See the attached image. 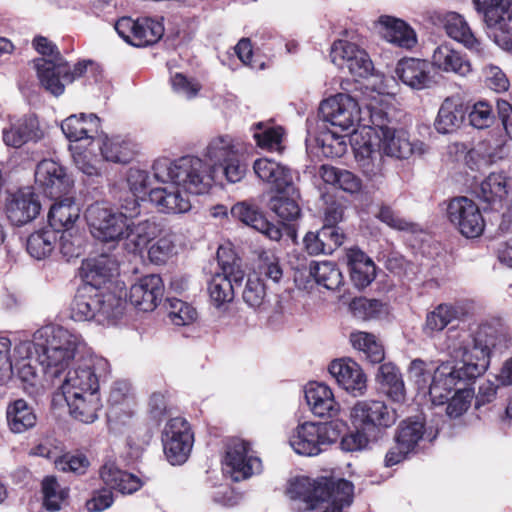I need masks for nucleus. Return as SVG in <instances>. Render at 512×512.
Wrapping results in <instances>:
<instances>
[{
    "label": "nucleus",
    "mask_w": 512,
    "mask_h": 512,
    "mask_svg": "<svg viewBox=\"0 0 512 512\" xmlns=\"http://www.w3.org/2000/svg\"><path fill=\"white\" fill-rule=\"evenodd\" d=\"M437 434V430H434L432 427H426L423 419L416 416L403 420L399 424L394 440L399 441L404 448L414 453L422 442L433 441Z\"/></svg>",
    "instance_id": "b1692460"
},
{
    "label": "nucleus",
    "mask_w": 512,
    "mask_h": 512,
    "mask_svg": "<svg viewBox=\"0 0 512 512\" xmlns=\"http://www.w3.org/2000/svg\"><path fill=\"white\" fill-rule=\"evenodd\" d=\"M468 124L472 128H490L495 121L492 105L487 101H478L468 107Z\"/></svg>",
    "instance_id": "6e6d98bb"
},
{
    "label": "nucleus",
    "mask_w": 512,
    "mask_h": 512,
    "mask_svg": "<svg viewBox=\"0 0 512 512\" xmlns=\"http://www.w3.org/2000/svg\"><path fill=\"white\" fill-rule=\"evenodd\" d=\"M63 65H65V70H67V73H65L66 83H72L74 80L84 76L87 72L91 74L95 82H98L102 79L101 67L92 60L79 61L74 65L72 70L69 63L65 59H63Z\"/></svg>",
    "instance_id": "052dcab7"
},
{
    "label": "nucleus",
    "mask_w": 512,
    "mask_h": 512,
    "mask_svg": "<svg viewBox=\"0 0 512 512\" xmlns=\"http://www.w3.org/2000/svg\"><path fill=\"white\" fill-rule=\"evenodd\" d=\"M126 301L110 290L79 286L70 305V317L76 322L100 326L118 325L124 318Z\"/></svg>",
    "instance_id": "6e6552de"
},
{
    "label": "nucleus",
    "mask_w": 512,
    "mask_h": 512,
    "mask_svg": "<svg viewBox=\"0 0 512 512\" xmlns=\"http://www.w3.org/2000/svg\"><path fill=\"white\" fill-rule=\"evenodd\" d=\"M100 476L105 485L122 494H132L142 487V481L137 476L120 470L115 464L107 463L100 470Z\"/></svg>",
    "instance_id": "c9c22d12"
},
{
    "label": "nucleus",
    "mask_w": 512,
    "mask_h": 512,
    "mask_svg": "<svg viewBox=\"0 0 512 512\" xmlns=\"http://www.w3.org/2000/svg\"><path fill=\"white\" fill-rule=\"evenodd\" d=\"M458 316L457 309L450 304H440L427 313L424 333L432 336L436 332L444 330Z\"/></svg>",
    "instance_id": "09e8293b"
},
{
    "label": "nucleus",
    "mask_w": 512,
    "mask_h": 512,
    "mask_svg": "<svg viewBox=\"0 0 512 512\" xmlns=\"http://www.w3.org/2000/svg\"><path fill=\"white\" fill-rule=\"evenodd\" d=\"M253 170L259 179L273 185L275 190L285 188L293 183L290 169L266 157L256 159L253 163Z\"/></svg>",
    "instance_id": "2f4dec72"
},
{
    "label": "nucleus",
    "mask_w": 512,
    "mask_h": 512,
    "mask_svg": "<svg viewBox=\"0 0 512 512\" xmlns=\"http://www.w3.org/2000/svg\"><path fill=\"white\" fill-rule=\"evenodd\" d=\"M346 424L344 421L326 423L303 422L298 424L288 436L292 450L302 456H316L341 436Z\"/></svg>",
    "instance_id": "9d476101"
},
{
    "label": "nucleus",
    "mask_w": 512,
    "mask_h": 512,
    "mask_svg": "<svg viewBox=\"0 0 512 512\" xmlns=\"http://www.w3.org/2000/svg\"><path fill=\"white\" fill-rule=\"evenodd\" d=\"M299 192L294 184L276 189V194L269 201V208L283 221L296 220L301 213L298 204Z\"/></svg>",
    "instance_id": "72a5a7b5"
},
{
    "label": "nucleus",
    "mask_w": 512,
    "mask_h": 512,
    "mask_svg": "<svg viewBox=\"0 0 512 512\" xmlns=\"http://www.w3.org/2000/svg\"><path fill=\"white\" fill-rule=\"evenodd\" d=\"M127 184L129 190L135 198L144 199L152 186V178L149 173L139 168H130L127 174Z\"/></svg>",
    "instance_id": "bf43d9fd"
},
{
    "label": "nucleus",
    "mask_w": 512,
    "mask_h": 512,
    "mask_svg": "<svg viewBox=\"0 0 512 512\" xmlns=\"http://www.w3.org/2000/svg\"><path fill=\"white\" fill-rule=\"evenodd\" d=\"M477 197L488 203L491 208L501 207L508 195V177L504 173H490L476 191Z\"/></svg>",
    "instance_id": "4c0bfd02"
},
{
    "label": "nucleus",
    "mask_w": 512,
    "mask_h": 512,
    "mask_svg": "<svg viewBox=\"0 0 512 512\" xmlns=\"http://www.w3.org/2000/svg\"><path fill=\"white\" fill-rule=\"evenodd\" d=\"M350 277L354 285L359 288L367 287L376 276L375 264L363 251L351 248L347 252Z\"/></svg>",
    "instance_id": "f704fd0d"
},
{
    "label": "nucleus",
    "mask_w": 512,
    "mask_h": 512,
    "mask_svg": "<svg viewBox=\"0 0 512 512\" xmlns=\"http://www.w3.org/2000/svg\"><path fill=\"white\" fill-rule=\"evenodd\" d=\"M58 232L52 228H43L29 235L26 242L31 257L42 260L49 257L55 249Z\"/></svg>",
    "instance_id": "49530a36"
},
{
    "label": "nucleus",
    "mask_w": 512,
    "mask_h": 512,
    "mask_svg": "<svg viewBox=\"0 0 512 512\" xmlns=\"http://www.w3.org/2000/svg\"><path fill=\"white\" fill-rule=\"evenodd\" d=\"M61 254L69 261L83 252V237L76 229H67L58 236Z\"/></svg>",
    "instance_id": "13d9d810"
},
{
    "label": "nucleus",
    "mask_w": 512,
    "mask_h": 512,
    "mask_svg": "<svg viewBox=\"0 0 512 512\" xmlns=\"http://www.w3.org/2000/svg\"><path fill=\"white\" fill-rule=\"evenodd\" d=\"M467 113L468 106L461 99L447 97L438 110L435 128H461L466 124Z\"/></svg>",
    "instance_id": "ea45409f"
},
{
    "label": "nucleus",
    "mask_w": 512,
    "mask_h": 512,
    "mask_svg": "<svg viewBox=\"0 0 512 512\" xmlns=\"http://www.w3.org/2000/svg\"><path fill=\"white\" fill-rule=\"evenodd\" d=\"M473 4L489 28L503 29L512 23V0H473Z\"/></svg>",
    "instance_id": "c756f323"
},
{
    "label": "nucleus",
    "mask_w": 512,
    "mask_h": 512,
    "mask_svg": "<svg viewBox=\"0 0 512 512\" xmlns=\"http://www.w3.org/2000/svg\"><path fill=\"white\" fill-rule=\"evenodd\" d=\"M122 208L128 213V228L125 232V247L131 253L142 252L147 245L162 232V226L155 218L145 219L134 223L132 218L139 214V203L132 199Z\"/></svg>",
    "instance_id": "f3484780"
},
{
    "label": "nucleus",
    "mask_w": 512,
    "mask_h": 512,
    "mask_svg": "<svg viewBox=\"0 0 512 512\" xmlns=\"http://www.w3.org/2000/svg\"><path fill=\"white\" fill-rule=\"evenodd\" d=\"M44 137L43 130H3L5 145L20 148L28 143H37Z\"/></svg>",
    "instance_id": "e2e57ef3"
},
{
    "label": "nucleus",
    "mask_w": 512,
    "mask_h": 512,
    "mask_svg": "<svg viewBox=\"0 0 512 512\" xmlns=\"http://www.w3.org/2000/svg\"><path fill=\"white\" fill-rule=\"evenodd\" d=\"M383 393L394 402L405 399V385L399 369L393 363L382 364L376 376Z\"/></svg>",
    "instance_id": "58836bf2"
},
{
    "label": "nucleus",
    "mask_w": 512,
    "mask_h": 512,
    "mask_svg": "<svg viewBox=\"0 0 512 512\" xmlns=\"http://www.w3.org/2000/svg\"><path fill=\"white\" fill-rule=\"evenodd\" d=\"M117 273L116 264L105 256L83 262L81 286H91L98 290H110L112 277Z\"/></svg>",
    "instance_id": "bb28decb"
},
{
    "label": "nucleus",
    "mask_w": 512,
    "mask_h": 512,
    "mask_svg": "<svg viewBox=\"0 0 512 512\" xmlns=\"http://www.w3.org/2000/svg\"><path fill=\"white\" fill-rule=\"evenodd\" d=\"M37 76L41 85L52 95L58 97L65 91V65L62 62L47 61L45 58L37 59L35 63Z\"/></svg>",
    "instance_id": "7c9ffc66"
},
{
    "label": "nucleus",
    "mask_w": 512,
    "mask_h": 512,
    "mask_svg": "<svg viewBox=\"0 0 512 512\" xmlns=\"http://www.w3.org/2000/svg\"><path fill=\"white\" fill-rule=\"evenodd\" d=\"M377 24L381 36L393 45L412 49L417 44L416 32L404 20L390 15H381Z\"/></svg>",
    "instance_id": "393cba45"
},
{
    "label": "nucleus",
    "mask_w": 512,
    "mask_h": 512,
    "mask_svg": "<svg viewBox=\"0 0 512 512\" xmlns=\"http://www.w3.org/2000/svg\"><path fill=\"white\" fill-rule=\"evenodd\" d=\"M347 136L334 130H308L307 142L314 141L316 147L326 157H341L347 150Z\"/></svg>",
    "instance_id": "a19ab883"
},
{
    "label": "nucleus",
    "mask_w": 512,
    "mask_h": 512,
    "mask_svg": "<svg viewBox=\"0 0 512 512\" xmlns=\"http://www.w3.org/2000/svg\"><path fill=\"white\" fill-rule=\"evenodd\" d=\"M443 25L449 37L471 50H479L480 42L471 31L463 16L456 12H449L444 16Z\"/></svg>",
    "instance_id": "79ce46f5"
},
{
    "label": "nucleus",
    "mask_w": 512,
    "mask_h": 512,
    "mask_svg": "<svg viewBox=\"0 0 512 512\" xmlns=\"http://www.w3.org/2000/svg\"><path fill=\"white\" fill-rule=\"evenodd\" d=\"M169 316L175 325H188L192 323L197 312L190 304L176 298L169 299Z\"/></svg>",
    "instance_id": "0e129e2a"
},
{
    "label": "nucleus",
    "mask_w": 512,
    "mask_h": 512,
    "mask_svg": "<svg viewBox=\"0 0 512 512\" xmlns=\"http://www.w3.org/2000/svg\"><path fill=\"white\" fill-rule=\"evenodd\" d=\"M231 214L234 218L262 233L270 240L279 241L282 237V229L279 224L268 221L255 207L245 202L235 204L231 208Z\"/></svg>",
    "instance_id": "cd10ccee"
},
{
    "label": "nucleus",
    "mask_w": 512,
    "mask_h": 512,
    "mask_svg": "<svg viewBox=\"0 0 512 512\" xmlns=\"http://www.w3.org/2000/svg\"><path fill=\"white\" fill-rule=\"evenodd\" d=\"M395 74L405 85L423 89L431 81L430 63L424 59L403 57L396 64Z\"/></svg>",
    "instance_id": "c85d7f7f"
},
{
    "label": "nucleus",
    "mask_w": 512,
    "mask_h": 512,
    "mask_svg": "<svg viewBox=\"0 0 512 512\" xmlns=\"http://www.w3.org/2000/svg\"><path fill=\"white\" fill-rule=\"evenodd\" d=\"M432 61L435 66L446 72L465 76L471 71L470 62L446 44L440 45L434 50Z\"/></svg>",
    "instance_id": "37998d69"
},
{
    "label": "nucleus",
    "mask_w": 512,
    "mask_h": 512,
    "mask_svg": "<svg viewBox=\"0 0 512 512\" xmlns=\"http://www.w3.org/2000/svg\"><path fill=\"white\" fill-rule=\"evenodd\" d=\"M170 84L174 93L182 95L188 100L196 98L202 89V85L198 80L188 78L180 72L171 76Z\"/></svg>",
    "instance_id": "680f3d73"
},
{
    "label": "nucleus",
    "mask_w": 512,
    "mask_h": 512,
    "mask_svg": "<svg viewBox=\"0 0 512 512\" xmlns=\"http://www.w3.org/2000/svg\"><path fill=\"white\" fill-rule=\"evenodd\" d=\"M6 420L9 429L13 433H24L36 425L37 416L33 406L26 400L19 398L8 403Z\"/></svg>",
    "instance_id": "473e14b6"
},
{
    "label": "nucleus",
    "mask_w": 512,
    "mask_h": 512,
    "mask_svg": "<svg viewBox=\"0 0 512 512\" xmlns=\"http://www.w3.org/2000/svg\"><path fill=\"white\" fill-rule=\"evenodd\" d=\"M398 418L397 410L382 400H357L349 412L353 430L341 438L340 448L345 452L370 449L385 437Z\"/></svg>",
    "instance_id": "0eeeda50"
},
{
    "label": "nucleus",
    "mask_w": 512,
    "mask_h": 512,
    "mask_svg": "<svg viewBox=\"0 0 512 512\" xmlns=\"http://www.w3.org/2000/svg\"><path fill=\"white\" fill-rule=\"evenodd\" d=\"M352 347L361 352L363 357L372 364L380 363L385 357L384 347L372 333L354 331L350 334Z\"/></svg>",
    "instance_id": "a18cd8bd"
},
{
    "label": "nucleus",
    "mask_w": 512,
    "mask_h": 512,
    "mask_svg": "<svg viewBox=\"0 0 512 512\" xmlns=\"http://www.w3.org/2000/svg\"><path fill=\"white\" fill-rule=\"evenodd\" d=\"M152 171L159 185L150 189L148 200L162 214L187 213L192 207L190 195L206 194L214 184L212 168L198 157L158 158Z\"/></svg>",
    "instance_id": "7ed1b4c3"
},
{
    "label": "nucleus",
    "mask_w": 512,
    "mask_h": 512,
    "mask_svg": "<svg viewBox=\"0 0 512 512\" xmlns=\"http://www.w3.org/2000/svg\"><path fill=\"white\" fill-rule=\"evenodd\" d=\"M446 217L450 224L466 238H477L485 229V220L479 206L466 196H457L449 200Z\"/></svg>",
    "instance_id": "2eb2a0df"
},
{
    "label": "nucleus",
    "mask_w": 512,
    "mask_h": 512,
    "mask_svg": "<svg viewBox=\"0 0 512 512\" xmlns=\"http://www.w3.org/2000/svg\"><path fill=\"white\" fill-rule=\"evenodd\" d=\"M259 272L275 283H278L283 276V270L279 264L278 258L270 252L261 254Z\"/></svg>",
    "instance_id": "774afa93"
},
{
    "label": "nucleus",
    "mask_w": 512,
    "mask_h": 512,
    "mask_svg": "<svg viewBox=\"0 0 512 512\" xmlns=\"http://www.w3.org/2000/svg\"><path fill=\"white\" fill-rule=\"evenodd\" d=\"M110 374L106 358L96 354L82 338V345L75 351L69 366L58 377L60 390L70 414L83 423H93L102 408L100 383Z\"/></svg>",
    "instance_id": "20e7f679"
},
{
    "label": "nucleus",
    "mask_w": 512,
    "mask_h": 512,
    "mask_svg": "<svg viewBox=\"0 0 512 512\" xmlns=\"http://www.w3.org/2000/svg\"><path fill=\"white\" fill-rule=\"evenodd\" d=\"M221 272L215 273L208 282V295L210 304L220 313L228 310L235 297L234 286L238 285L245 276L239 259L233 257L232 261H225L221 256V249L217 253Z\"/></svg>",
    "instance_id": "f8f14e48"
},
{
    "label": "nucleus",
    "mask_w": 512,
    "mask_h": 512,
    "mask_svg": "<svg viewBox=\"0 0 512 512\" xmlns=\"http://www.w3.org/2000/svg\"><path fill=\"white\" fill-rule=\"evenodd\" d=\"M118 35L128 44L135 47L136 42L140 41L138 32L140 29V18L133 19L129 16L119 18L114 26Z\"/></svg>",
    "instance_id": "69168bd1"
},
{
    "label": "nucleus",
    "mask_w": 512,
    "mask_h": 512,
    "mask_svg": "<svg viewBox=\"0 0 512 512\" xmlns=\"http://www.w3.org/2000/svg\"><path fill=\"white\" fill-rule=\"evenodd\" d=\"M35 182L50 197L68 193L73 185V181L64 167L51 159H44L38 163L35 170Z\"/></svg>",
    "instance_id": "412c9836"
},
{
    "label": "nucleus",
    "mask_w": 512,
    "mask_h": 512,
    "mask_svg": "<svg viewBox=\"0 0 512 512\" xmlns=\"http://www.w3.org/2000/svg\"><path fill=\"white\" fill-rule=\"evenodd\" d=\"M140 29L138 32L140 41L136 42L135 47H147L156 44L164 35V25L162 21L150 18H140Z\"/></svg>",
    "instance_id": "864d4df0"
},
{
    "label": "nucleus",
    "mask_w": 512,
    "mask_h": 512,
    "mask_svg": "<svg viewBox=\"0 0 512 512\" xmlns=\"http://www.w3.org/2000/svg\"><path fill=\"white\" fill-rule=\"evenodd\" d=\"M509 341L508 328L500 318L485 319L468 329L451 327L446 332L445 349L455 363L442 362L431 375L426 363L415 359L408 376L420 392L429 395L432 404L443 405L457 384L482 376L490 366L492 351L507 348Z\"/></svg>",
    "instance_id": "f257e3e1"
},
{
    "label": "nucleus",
    "mask_w": 512,
    "mask_h": 512,
    "mask_svg": "<svg viewBox=\"0 0 512 512\" xmlns=\"http://www.w3.org/2000/svg\"><path fill=\"white\" fill-rule=\"evenodd\" d=\"M86 220L92 235L103 242H115L124 238L128 228V213L94 203L86 210Z\"/></svg>",
    "instance_id": "ddd939ff"
},
{
    "label": "nucleus",
    "mask_w": 512,
    "mask_h": 512,
    "mask_svg": "<svg viewBox=\"0 0 512 512\" xmlns=\"http://www.w3.org/2000/svg\"><path fill=\"white\" fill-rule=\"evenodd\" d=\"M69 141L75 166L87 176L100 175L96 152L114 163H129L135 154V145L119 135L108 136L103 130H62Z\"/></svg>",
    "instance_id": "423d86ee"
},
{
    "label": "nucleus",
    "mask_w": 512,
    "mask_h": 512,
    "mask_svg": "<svg viewBox=\"0 0 512 512\" xmlns=\"http://www.w3.org/2000/svg\"><path fill=\"white\" fill-rule=\"evenodd\" d=\"M161 438L164 454L170 464L181 465L187 461L194 444V434L186 419H169L163 428Z\"/></svg>",
    "instance_id": "4468645a"
},
{
    "label": "nucleus",
    "mask_w": 512,
    "mask_h": 512,
    "mask_svg": "<svg viewBox=\"0 0 512 512\" xmlns=\"http://www.w3.org/2000/svg\"><path fill=\"white\" fill-rule=\"evenodd\" d=\"M257 146L267 152L283 153L286 148L285 130H259L254 134Z\"/></svg>",
    "instance_id": "5fc2aeb1"
},
{
    "label": "nucleus",
    "mask_w": 512,
    "mask_h": 512,
    "mask_svg": "<svg viewBox=\"0 0 512 512\" xmlns=\"http://www.w3.org/2000/svg\"><path fill=\"white\" fill-rule=\"evenodd\" d=\"M317 118L338 128H390L387 112L367 105L361 108L356 99L336 94L321 101Z\"/></svg>",
    "instance_id": "1a4fd4ad"
},
{
    "label": "nucleus",
    "mask_w": 512,
    "mask_h": 512,
    "mask_svg": "<svg viewBox=\"0 0 512 512\" xmlns=\"http://www.w3.org/2000/svg\"><path fill=\"white\" fill-rule=\"evenodd\" d=\"M41 203L32 188L25 187L9 193L5 199V212L15 226H24L37 218Z\"/></svg>",
    "instance_id": "aec40b11"
},
{
    "label": "nucleus",
    "mask_w": 512,
    "mask_h": 512,
    "mask_svg": "<svg viewBox=\"0 0 512 512\" xmlns=\"http://www.w3.org/2000/svg\"><path fill=\"white\" fill-rule=\"evenodd\" d=\"M309 272L317 284L322 285L328 290L337 289L343 281L340 270L330 261L312 262Z\"/></svg>",
    "instance_id": "8fccbe9b"
},
{
    "label": "nucleus",
    "mask_w": 512,
    "mask_h": 512,
    "mask_svg": "<svg viewBox=\"0 0 512 512\" xmlns=\"http://www.w3.org/2000/svg\"><path fill=\"white\" fill-rule=\"evenodd\" d=\"M266 287L257 274H250L242 291V299L250 308L261 309L266 303Z\"/></svg>",
    "instance_id": "603ef678"
},
{
    "label": "nucleus",
    "mask_w": 512,
    "mask_h": 512,
    "mask_svg": "<svg viewBox=\"0 0 512 512\" xmlns=\"http://www.w3.org/2000/svg\"><path fill=\"white\" fill-rule=\"evenodd\" d=\"M244 153L243 144L228 136L216 138L210 142L207 147L206 155L214 162V165H208L212 168V175L216 166L219 165L222 173L229 183H238L246 175L247 166L242 160Z\"/></svg>",
    "instance_id": "9b49d317"
},
{
    "label": "nucleus",
    "mask_w": 512,
    "mask_h": 512,
    "mask_svg": "<svg viewBox=\"0 0 512 512\" xmlns=\"http://www.w3.org/2000/svg\"><path fill=\"white\" fill-rule=\"evenodd\" d=\"M175 254L174 236L170 233L161 236L148 250V257L155 264H164Z\"/></svg>",
    "instance_id": "4d7b16f0"
},
{
    "label": "nucleus",
    "mask_w": 512,
    "mask_h": 512,
    "mask_svg": "<svg viewBox=\"0 0 512 512\" xmlns=\"http://www.w3.org/2000/svg\"><path fill=\"white\" fill-rule=\"evenodd\" d=\"M320 175L325 183L350 194L358 193L362 188L361 179L351 171L345 169L322 165Z\"/></svg>",
    "instance_id": "c03bdc74"
},
{
    "label": "nucleus",
    "mask_w": 512,
    "mask_h": 512,
    "mask_svg": "<svg viewBox=\"0 0 512 512\" xmlns=\"http://www.w3.org/2000/svg\"><path fill=\"white\" fill-rule=\"evenodd\" d=\"M305 399L312 413L318 417L334 418L340 413V404L331 388L324 383H309L305 388Z\"/></svg>",
    "instance_id": "a878e982"
},
{
    "label": "nucleus",
    "mask_w": 512,
    "mask_h": 512,
    "mask_svg": "<svg viewBox=\"0 0 512 512\" xmlns=\"http://www.w3.org/2000/svg\"><path fill=\"white\" fill-rule=\"evenodd\" d=\"M82 345V336L59 325H46L36 330L31 340H20L13 348L12 375L15 374L24 392L37 397L44 392L35 359L47 378L60 377Z\"/></svg>",
    "instance_id": "f03ea898"
},
{
    "label": "nucleus",
    "mask_w": 512,
    "mask_h": 512,
    "mask_svg": "<svg viewBox=\"0 0 512 512\" xmlns=\"http://www.w3.org/2000/svg\"><path fill=\"white\" fill-rule=\"evenodd\" d=\"M43 506L51 512L59 511L66 505L68 490L57 482V480L48 476L42 481Z\"/></svg>",
    "instance_id": "3c124183"
},
{
    "label": "nucleus",
    "mask_w": 512,
    "mask_h": 512,
    "mask_svg": "<svg viewBox=\"0 0 512 512\" xmlns=\"http://www.w3.org/2000/svg\"><path fill=\"white\" fill-rule=\"evenodd\" d=\"M80 217V208L72 198L66 197L55 202L49 210L48 221L50 228L58 233L62 230L74 229L75 222Z\"/></svg>",
    "instance_id": "e433bc0d"
},
{
    "label": "nucleus",
    "mask_w": 512,
    "mask_h": 512,
    "mask_svg": "<svg viewBox=\"0 0 512 512\" xmlns=\"http://www.w3.org/2000/svg\"><path fill=\"white\" fill-rule=\"evenodd\" d=\"M261 468V460L254 455L249 442L232 439L227 443L222 469L232 480L247 479L253 474L259 473Z\"/></svg>",
    "instance_id": "dca6fc26"
},
{
    "label": "nucleus",
    "mask_w": 512,
    "mask_h": 512,
    "mask_svg": "<svg viewBox=\"0 0 512 512\" xmlns=\"http://www.w3.org/2000/svg\"><path fill=\"white\" fill-rule=\"evenodd\" d=\"M475 380L476 379L468 383L462 382L457 384L452 390V392H454L453 396L450 394L448 399L443 403H447L446 413L450 418H458L470 408L475 395L470 385L473 384Z\"/></svg>",
    "instance_id": "de8ad7c7"
},
{
    "label": "nucleus",
    "mask_w": 512,
    "mask_h": 512,
    "mask_svg": "<svg viewBox=\"0 0 512 512\" xmlns=\"http://www.w3.org/2000/svg\"><path fill=\"white\" fill-rule=\"evenodd\" d=\"M329 373L340 387L354 396H362L367 389V379L360 365L351 358L333 360Z\"/></svg>",
    "instance_id": "4be33fe9"
},
{
    "label": "nucleus",
    "mask_w": 512,
    "mask_h": 512,
    "mask_svg": "<svg viewBox=\"0 0 512 512\" xmlns=\"http://www.w3.org/2000/svg\"><path fill=\"white\" fill-rule=\"evenodd\" d=\"M348 141L359 168L370 180L384 175L381 149L388 156L399 159L423 152L422 144L410 141L408 130H352Z\"/></svg>",
    "instance_id": "39448f33"
},
{
    "label": "nucleus",
    "mask_w": 512,
    "mask_h": 512,
    "mask_svg": "<svg viewBox=\"0 0 512 512\" xmlns=\"http://www.w3.org/2000/svg\"><path fill=\"white\" fill-rule=\"evenodd\" d=\"M164 285L159 275L151 274L140 278L129 289V301L137 309L153 311L161 301Z\"/></svg>",
    "instance_id": "5701e85b"
},
{
    "label": "nucleus",
    "mask_w": 512,
    "mask_h": 512,
    "mask_svg": "<svg viewBox=\"0 0 512 512\" xmlns=\"http://www.w3.org/2000/svg\"><path fill=\"white\" fill-rule=\"evenodd\" d=\"M511 143L512 130H498L467 153L466 163L471 170L486 168L507 156Z\"/></svg>",
    "instance_id": "a211bd4d"
},
{
    "label": "nucleus",
    "mask_w": 512,
    "mask_h": 512,
    "mask_svg": "<svg viewBox=\"0 0 512 512\" xmlns=\"http://www.w3.org/2000/svg\"><path fill=\"white\" fill-rule=\"evenodd\" d=\"M331 61L338 67H347L349 73L358 78H368L373 74L374 65L369 54L355 43L336 40L330 51Z\"/></svg>",
    "instance_id": "6ab92c4d"
},
{
    "label": "nucleus",
    "mask_w": 512,
    "mask_h": 512,
    "mask_svg": "<svg viewBox=\"0 0 512 512\" xmlns=\"http://www.w3.org/2000/svg\"><path fill=\"white\" fill-rule=\"evenodd\" d=\"M55 467L63 472L83 474L89 466V461L83 454H65L54 461Z\"/></svg>",
    "instance_id": "338daca9"
}]
</instances>
